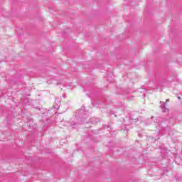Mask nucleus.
<instances>
[{"mask_svg": "<svg viewBox=\"0 0 182 182\" xmlns=\"http://www.w3.org/2000/svg\"><path fill=\"white\" fill-rule=\"evenodd\" d=\"M163 103V107H162V110L164 113H166V112H168V109L166 107V102H162Z\"/></svg>", "mask_w": 182, "mask_h": 182, "instance_id": "nucleus-1", "label": "nucleus"}, {"mask_svg": "<svg viewBox=\"0 0 182 182\" xmlns=\"http://www.w3.org/2000/svg\"><path fill=\"white\" fill-rule=\"evenodd\" d=\"M93 120H95V118H92V119H91V122H92V124H95V122H93Z\"/></svg>", "mask_w": 182, "mask_h": 182, "instance_id": "nucleus-2", "label": "nucleus"}, {"mask_svg": "<svg viewBox=\"0 0 182 182\" xmlns=\"http://www.w3.org/2000/svg\"><path fill=\"white\" fill-rule=\"evenodd\" d=\"M166 102H170V99H166Z\"/></svg>", "mask_w": 182, "mask_h": 182, "instance_id": "nucleus-3", "label": "nucleus"}, {"mask_svg": "<svg viewBox=\"0 0 182 182\" xmlns=\"http://www.w3.org/2000/svg\"><path fill=\"white\" fill-rule=\"evenodd\" d=\"M157 120H159V122L160 121V118H157Z\"/></svg>", "mask_w": 182, "mask_h": 182, "instance_id": "nucleus-4", "label": "nucleus"}, {"mask_svg": "<svg viewBox=\"0 0 182 182\" xmlns=\"http://www.w3.org/2000/svg\"><path fill=\"white\" fill-rule=\"evenodd\" d=\"M178 99H179V100H180V99H181V98H180V97H178Z\"/></svg>", "mask_w": 182, "mask_h": 182, "instance_id": "nucleus-5", "label": "nucleus"}]
</instances>
